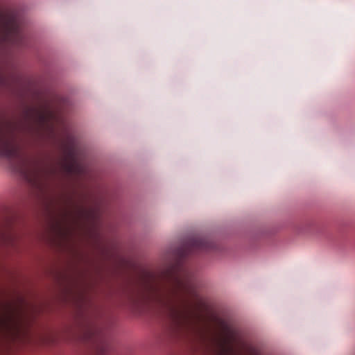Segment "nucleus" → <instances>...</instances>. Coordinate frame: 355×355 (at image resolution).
I'll return each instance as SVG.
<instances>
[{"label": "nucleus", "mask_w": 355, "mask_h": 355, "mask_svg": "<svg viewBox=\"0 0 355 355\" xmlns=\"http://www.w3.org/2000/svg\"><path fill=\"white\" fill-rule=\"evenodd\" d=\"M193 277L180 262L158 277L148 272L145 282L146 300L162 306L174 322L190 324L195 320L196 306L202 304Z\"/></svg>", "instance_id": "f257e3e1"}, {"label": "nucleus", "mask_w": 355, "mask_h": 355, "mask_svg": "<svg viewBox=\"0 0 355 355\" xmlns=\"http://www.w3.org/2000/svg\"><path fill=\"white\" fill-rule=\"evenodd\" d=\"M0 157L6 159L12 169L27 182L35 183L40 178L42 164L24 153L23 139L10 124L0 125Z\"/></svg>", "instance_id": "f03ea898"}, {"label": "nucleus", "mask_w": 355, "mask_h": 355, "mask_svg": "<svg viewBox=\"0 0 355 355\" xmlns=\"http://www.w3.org/2000/svg\"><path fill=\"white\" fill-rule=\"evenodd\" d=\"M214 248V244L207 238L195 236L186 243L182 252V256L184 257L191 253L209 251Z\"/></svg>", "instance_id": "7ed1b4c3"}, {"label": "nucleus", "mask_w": 355, "mask_h": 355, "mask_svg": "<svg viewBox=\"0 0 355 355\" xmlns=\"http://www.w3.org/2000/svg\"><path fill=\"white\" fill-rule=\"evenodd\" d=\"M66 169L69 173L80 174L82 171L81 164L77 157V147L73 140L65 147Z\"/></svg>", "instance_id": "20e7f679"}, {"label": "nucleus", "mask_w": 355, "mask_h": 355, "mask_svg": "<svg viewBox=\"0 0 355 355\" xmlns=\"http://www.w3.org/2000/svg\"><path fill=\"white\" fill-rule=\"evenodd\" d=\"M7 37L16 46H23L25 43L26 36L21 30L17 20L11 19L6 24Z\"/></svg>", "instance_id": "39448f33"}, {"label": "nucleus", "mask_w": 355, "mask_h": 355, "mask_svg": "<svg viewBox=\"0 0 355 355\" xmlns=\"http://www.w3.org/2000/svg\"><path fill=\"white\" fill-rule=\"evenodd\" d=\"M38 121L40 123L44 124L55 117L53 112L48 106L37 111Z\"/></svg>", "instance_id": "423d86ee"}]
</instances>
